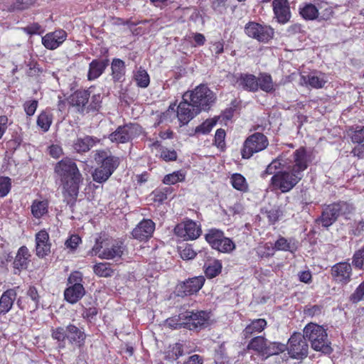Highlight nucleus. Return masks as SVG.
<instances>
[{
    "instance_id": "8fccbe9b",
    "label": "nucleus",
    "mask_w": 364,
    "mask_h": 364,
    "mask_svg": "<svg viewBox=\"0 0 364 364\" xmlns=\"http://www.w3.org/2000/svg\"><path fill=\"white\" fill-rule=\"evenodd\" d=\"M225 137L226 132L225 129L220 128L216 130L213 144L222 151H224L226 149Z\"/></svg>"
},
{
    "instance_id": "473e14b6",
    "label": "nucleus",
    "mask_w": 364,
    "mask_h": 364,
    "mask_svg": "<svg viewBox=\"0 0 364 364\" xmlns=\"http://www.w3.org/2000/svg\"><path fill=\"white\" fill-rule=\"evenodd\" d=\"M299 14L305 21H314L318 18V8L311 2H304L299 6Z\"/></svg>"
},
{
    "instance_id": "c85d7f7f",
    "label": "nucleus",
    "mask_w": 364,
    "mask_h": 364,
    "mask_svg": "<svg viewBox=\"0 0 364 364\" xmlns=\"http://www.w3.org/2000/svg\"><path fill=\"white\" fill-rule=\"evenodd\" d=\"M326 82L325 74L322 73H320L318 75H317L316 72L310 73L307 75H301V84L311 88H323Z\"/></svg>"
},
{
    "instance_id": "2eb2a0df",
    "label": "nucleus",
    "mask_w": 364,
    "mask_h": 364,
    "mask_svg": "<svg viewBox=\"0 0 364 364\" xmlns=\"http://www.w3.org/2000/svg\"><path fill=\"white\" fill-rule=\"evenodd\" d=\"M293 164L288 167L301 178L304 177V172L311 162V155L305 146H300L292 154Z\"/></svg>"
},
{
    "instance_id": "c756f323",
    "label": "nucleus",
    "mask_w": 364,
    "mask_h": 364,
    "mask_svg": "<svg viewBox=\"0 0 364 364\" xmlns=\"http://www.w3.org/2000/svg\"><path fill=\"white\" fill-rule=\"evenodd\" d=\"M109 60L107 58L100 60L94 59L89 64L87 80L93 81L100 77L109 65Z\"/></svg>"
},
{
    "instance_id": "7c9ffc66",
    "label": "nucleus",
    "mask_w": 364,
    "mask_h": 364,
    "mask_svg": "<svg viewBox=\"0 0 364 364\" xmlns=\"http://www.w3.org/2000/svg\"><path fill=\"white\" fill-rule=\"evenodd\" d=\"M267 326V321L264 318L251 320L242 330V335L245 339L250 338L252 336L262 333Z\"/></svg>"
},
{
    "instance_id": "09e8293b",
    "label": "nucleus",
    "mask_w": 364,
    "mask_h": 364,
    "mask_svg": "<svg viewBox=\"0 0 364 364\" xmlns=\"http://www.w3.org/2000/svg\"><path fill=\"white\" fill-rule=\"evenodd\" d=\"M241 102L237 100V99H234L231 101L230 106L225 108L219 116L220 118H222L223 121L228 122L234 116V114L237 109H238L240 107Z\"/></svg>"
},
{
    "instance_id": "58836bf2",
    "label": "nucleus",
    "mask_w": 364,
    "mask_h": 364,
    "mask_svg": "<svg viewBox=\"0 0 364 364\" xmlns=\"http://www.w3.org/2000/svg\"><path fill=\"white\" fill-rule=\"evenodd\" d=\"M164 359L173 362L184 355V345L181 343L170 344L165 350Z\"/></svg>"
},
{
    "instance_id": "f03ea898",
    "label": "nucleus",
    "mask_w": 364,
    "mask_h": 364,
    "mask_svg": "<svg viewBox=\"0 0 364 364\" xmlns=\"http://www.w3.org/2000/svg\"><path fill=\"white\" fill-rule=\"evenodd\" d=\"M355 208L352 203L342 200L324 204L322 205L321 215L316 220V223L328 230L339 218L349 220Z\"/></svg>"
},
{
    "instance_id": "f257e3e1",
    "label": "nucleus",
    "mask_w": 364,
    "mask_h": 364,
    "mask_svg": "<svg viewBox=\"0 0 364 364\" xmlns=\"http://www.w3.org/2000/svg\"><path fill=\"white\" fill-rule=\"evenodd\" d=\"M55 173L60 177L63 186V194L68 204H74L78 196L82 176L75 160L65 157L55 166Z\"/></svg>"
},
{
    "instance_id": "4468645a",
    "label": "nucleus",
    "mask_w": 364,
    "mask_h": 364,
    "mask_svg": "<svg viewBox=\"0 0 364 364\" xmlns=\"http://www.w3.org/2000/svg\"><path fill=\"white\" fill-rule=\"evenodd\" d=\"M174 232L184 240H194L200 236L202 229L200 225L197 224L194 220L186 218L176 225Z\"/></svg>"
},
{
    "instance_id": "ddd939ff",
    "label": "nucleus",
    "mask_w": 364,
    "mask_h": 364,
    "mask_svg": "<svg viewBox=\"0 0 364 364\" xmlns=\"http://www.w3.org/2000/svg\"><path fill=\"white\" fill-rule=\"evenodd\" d=\"M287 350L290 358L293 359L303 360L306 358L309 345L304 333L294 332L288 340Z\"/></svg>"
},
{
    "instance_id": "052dcab7",
    "label": "nucleus",
    "mask_w": 364,
    "mask_h": 364,
    "mask_svg": "<svg viewBox=\"0 0 364 364\" xmlns=\"http://www.w3.org/2000/svg\"><path fill=\"white\" fill-rule=\"evenodd\" d=\"M197 253L191 245L186 244L180 247V256L184 260L192 259L196 257Z\"/></svg>"
},
{
    "instance_id": "423d86ee",
    "label": "nucleus",
    "mask_w": 364,
    "mask_h": 364,
    "mask_svg": "<svg viewBox=\"0 0 364 364\" xmlns=\"http://www.w3.org/2000/svg\"><path fill=\"white\" fill-rule=\"evenodd\" d=\"M304 333L314 350L326 354L332 352L327 332L323 326L314 323H308L304 328Z\"/></svg>"
},
{
    "instance_id": "5701e85b",
    "label": "nucleus",
    "mask_w": 364,
    "mask_h": 364,
    "mask_svg": "<svg viewBox=\"0 0 364 364\" xmlns=\"http://www.w3.org/2000/svg\"><path fill=\"white\" fill-rule=\"evenodd\" d=\"M36 255L39 258H44L49 255L51 249V242L48 231L41 230L35 235Z\"/></svg>"
},
{
    "instance_id": "3c124183",
    "label": "nucleus",
    "mask_w": 364,
    "mask_h": 364,
    "mask_svg": "<svg viewBox=\"0 0 364 364\" xmlns=\"http://www.w3.org/2000/svg\"><path fill=\"white\" fill-rule=\"evenodd\" d=\"M172 193V188L165 187L162 188H156L152 192L153 200L154 202L162 203L167 199L168 194Z\"/></svg>"
},
{
    "instance_id": "49530a36",
    "label": "nucleus",
    "mask_w": 364,
    "mask_h": 364,
    "mask_svg": "<svg viewBox=\"0 0 364 364\" xmlns=\"http://www.w3.org/2000/svg\"><path fill=\"white\" fill-rule=\"evenodd\" d=\"M136 85L141 88H146L150 83V77L145 69L140 67L134 75Z\"/></svg>"
},
{
    "instance_id": "72a5a7b5",
    "label": "nucleus",
    "mask_w": 364,
    "mask_h": 364,
    "mask_svg": "<svg viewBox=\"0 0 364 364\" xmlns=\"http://www.w3.org/2000/svg\"><path fill=\"white\" fill-rule=\"evenodd\" d=\"M267 339L263 336L252 338L247 346V350H252L259 356H264L267 350Z\"/></svg>"
},
{
    "instance_id": "ea45409f",
    "label": "nucleus",
    "mask_w": 364,
    "mask_h": 364,
    "mask_svg": "<svg viewBox=\"0 0 364 364\" xmlns=\"http://www.w3.org/2000/svg\"><path fill=\"white\" fill-rule=\"evenodd\" d=\"M53 113L46 109L41 111L38 115L36 124L43 132H47L53 123Z\"/></svg>"
},
{
    "instance_id": "a19ab883",
    "label": "nucleus",
    "mask_w": 364,
    "mask_h": 364,
    "mask_svg": "<svg viewBox=\"0 0 364 364\" xmlns=\"http://www.w3.org/2000/svg\"><path fill=\"white\" fill-rule=\"evenodd\" d=\"M230 182L232 186L241 193H247L249 191L248 183L241 173H235L231 175Z\"/></svg>"
},
{
    "instance_id": "f704fd0d",
    "label": "nucleus",
    "mask_w": 364,
    "mask_h": 364,
    "mask_svg": "<svg viewBox=\"0 0 364 364\" xmlns=\"http://www.w3.org/2000/svg\"><path fill=\"white\" fill-rule=\"evenodd\" d=\"M257 84L258 90H261L266 93H273L276 90L272 77L268 73H260L257 77Z\"/></svg>"
},
{
    "instance_id": "f3484780",
    "label": "nucleus",
    "mask_w": 364,
    "mask_h": 364,
    "mask_svg": "<svg viewBox=\"0 0 364 364\" xmlns=\"http://www.w3.org/2000/svg\"><path fill=\"white\" fill-rule=\"evenodd\" d=\"M353 269L348 262H339L331 268V275L333 281L342 286L348 284L351 281Z\"/></svg>"
},
{
    "instance_id": "6e6552de",
    "label": "nucleus",
    "mask_w": 364,
    "mask_h": 364,
    "mask_svg": "<svg viewBox=\"0 0 364 364\" xmlns=\"http://www.w3.org/2000/svg\"><path fill=\"white\" fill-rule=\"evenodd\" d=\"M182 320L184 321L183 328L198 333L209 326L210 314L204 310L187 309L183 311Z\"/></svg>"
},
{
    "instance_id": "9d476101",
    "label": "nucleus",
    "mask_w": 364,
    "mask_h": 364,
    "mask_svg": "<svg viewBox=\"0 0 364 364\" xmlns=\"http://www.w3.org/2000/svg\"><path fill=\"white\" fill-rule=\"evenodd\" d=\"M83 274L80 271L72 272L68 277L67 287L64 290V299L70 304L77 303L86 291L82 284Z\"/></svg>"
},
{
    "instance_id": "e433bc0d",
    "label": "nucleus",
    "mask_w": 364,
    "mask_h": 364,
    "mask_svg": "<svg viewBox=\"0 0 364 364\" xmlns=\"http://www.w3.org/2000/svg\"><path fill=\"white\" fill-rule=\"evenodd\" d=\"M19 287L9 289L1 294V314H6L12 308L14 301L16 299L17 290Z\"/></svg>"
},
{
    "instance_id": "774afa93",
    "label": "nucleus",
    "mask_w": 364,
    "mask_h": 364,
    "mask_svg": "<svg viewBox=\"0 0 364 364\" xmlns=\"http://www.w3.org/2000/svg\"><path fill=\"white\" fill-rule=\"evenodd\" d=\"M27 296L33 301L34 303V309H36L38 308L39 303H40V296L38 294V291L36 287L34 286H29L27 293Z\"/></svg>"
},
{
    "instance_id": "a18cd8bd",
    "label": "nucleus",
    "mask_w": 364,
    "mask_h": 364,
    "mask_svg": "<svg viewBox=\"0 0 364 364\" xmlns=\"http://www.w3.org/2000/svg\"><path fill=\"white\" fill-rule=\"evenodd\" d=\"M219 119L220 117L215 116L213 118L205 119L202 124L195 128V133L202 134H209L213 128L217 124Z\"/></svg>"
},
{
    "instance_id": "e2e57ef3",
    "label": "nucleus",
    "mask_w": 364,
    "mask_h": 364,
    "mask_svg": "<svg viewBox=\"0 0 364 364\" xmlns=\"http://www.w3.org/2000/svg\"><path fill=\"white\" fill-rule=\"evenodd\" d=\"M23 31L28 35H41L45 30L38 23H32L23 28Z\"/></svg>"
},
{
    "instance_id": "de8ad7c7",
    "label": "nucleus",
    "mask_w": 364,
    "mask_h": 364,
    "mask_svg": "<svg viewBox=\"0 0 364 364\" xmlns=\"http://www.w3.org/2000/svg\"><path fill=\"white\" fill-rule=\"evenodd\" d=\"M186 179V173L182 170L173 171L171 173L166 174L162 182L166 185H175L178 182H183Z\"/></svg>"
},
{
    "instance_id": "4be33fe9",
    "label": "nucleus",
    "mask_w": 364,
    "mask_h": 364,
    "mask_svg": "<svg viewBox=\"0 0 364 364\" xmlns=\"http://www.w3.org/2000/svg\"><path fill=\"white\" fill-rule=\"evenodd\" d=\"M191 104L188 99H184V95H183L182 100L177 106L176 111L177 118L181 125L187 124L196 115L200 113L195 109V107H192Z\"/></svg>"
},
{
    "instance_id": "4c0bfd02",
    "label": "nucleus",
    "mask_w": 364,
    "mask_h": 364,
    "mask_svg": "<svg viewBox=\"0 0 364 364\" xmlns=\"http://www.w3.org/2000/svg\"><path fill=\"white\" fill-rule=\"evenodd\" d=\"M49 200L47 198L43 200L36 199L31 205L32 215L36 219H41L48 213Z\"/></svg>"
},
{
    "instance_id": "9b49d317",
    "label": "nucleus",
    "mask_w": 364,
    "mask_h": 364,
    "mask_svg": "<svg viewBox=\"0 0 364 364\" xmlns=\"http://www.w3.org/2000/svg\"><path fill=\"white\" fill-rule=\"evenodd\" d=\"M269 146V140L266 135L261 132H255L247 136L240 149L243 159H250L255 154L264 150Z\"/></svg>"
},
{
    "instance_id": "20e7f679",
    "label": "nucleus",
    "mask_w": 364,
    "mask_h": 364,
    "mask_svg": "<svg viewBox=\"0 0 364 364\" xmlns=\"http://www.w3.org/2000/svg\"><path fill=\"white\" fill-rule=\"evenodd\" d=\"M51 337L58 342L59 348H65V341L67 339L71 345L78 348L85 346L87 335L83 328H79L73 323H69L65 328L58 326L51 328Z\"/></svg>"
},
{
    "instance_id": "2f4dec72",
    "label": "nucleus",
    "mask_w": 364,
    "mask_h": 364,
    "mask_svg": "<svg viewBox=\"0 0 364 364\" xmlns=\"http://www.w3.org/2000/svg\"><path fill=\"white\" fill-rule=\"evenodd\" d=\"M31 254L26 246H21L16 253L15 259L13 262L14 268L21 271L26 269L31 262Z\"/></svg>"
},
{
    "instance_id": "864d4df0",
    "label": "nucleus",
    "mask_w": 364,
    "mask_h": 364,
    "mask_svg": "<svg viewBox=\"0 0 364 364\" xmlns=\"http://www.w3.org/2000/svg\"><path fill=\"white\" fill-rule=\"evenodd\" d=\"M268 222L271 225L275 224L279 221V218L283 215V212L279 207H274L269 210H266L264 212Z\"/></svg>"
},
{
    "instance_id": "bf43d9fd",
    "label": "nucleus",
    "mask_w": 364,
    "mask_h": 364,
    "mask_svg": "<svg viewBox=\"0 0 364 364\" xmlns=\"http://www.w3.org/2000/svg\"><path fill=\"white\" fill-rule=\"evenodd\" d=\"M350 139L354 144H362L364 142V126H357L351 132Z\"/></svg>"
},
{
    "instance_id": "680f3d73",
    "label": "nucleus",
    "mask_w": 364,
    "mask_h": 364,
    "mask_svg": "<svg viewBox=\"0 0 364 364\" xmlns=\"http://www.w3.org/2000/svg\"><path fill=\"white\" fill-rule=\"evenodd\" d=\"M38 106V102L36 100H31L26 101L23 105V109L28 117H31L34 115Z\"/></svg>"
},
{
    "instance_id": "a878e982",
    "label": "nucleus",
    "mask_w": 364,
    "mask_h": 364,
    "mask_svg": "<svg viewBox=\"0 0 364 364\" xmlns=\"http://www.w3.org/2000/svg\"><path fill=\"white\" fill-rule=\"evenodd\" d=\"M264 248L269 251L265 255V257H268L274 255V249L277 251L294 252L297 250L298 245L297 241L294 238L287 239L284 237L279 236L276 240L274 247H269L266 244Z\"/></svg>"
},
{
    "instance_id": "0eeeda50",
    "label": "nucleus",
    "mask_w": 364,
    "mask_h": 364,
    "mask_svg": "<svg viewBox=\"0 0 364 364\" xmlns=\"http://www.w3.org/2000/svg\"><path fill=\"white\" fill-rule=\"evenodd\" d=\"M301 179L302 178L287 167L286 170L278 171L272 176L269 187L272 191H279L286 193L291 191Z\"/></svg>"
},
{
    "instance_id": "c9c22d12",
    "label": "nucleus",
    "mask_w": 364,
    "mask_h": 364,
    "mask_svg": "<svg viewBox=\"0 0 364 364\" xmlns=\"http://www.w3.org/2000/svg\"><path fill=\"white\" fill-rule=\"evenodd\" d=\"M112 77L114 82H122L124 80L126 74L125 63L119 58H114L111 63Z\"/></svg>"
},
{
    "instance_id": "1a4fd4ad",
    "label": "nucleus",
    "mask_w": 364,
    "mask_h": 364,
    "mask_svg": "<svg viewBox=\"0 0 364 364\" xmlns=\"http://www.w3.org/2000/svg\"><path fill=\"white\" fill-rule=\"evenodd\" d=\"M204 238L210 247L218 252L230 254L236 248L233 240L226 237L225 232L218 228L208 229Z\"/></svg>"
},
{
    "instance_id": "aec40b11",
    "label": "nucleus",
    "mask_w": 364,
    "mask_h": 364,
    "mask_svg": "<svg viewBox=\"0 0 364 364\" xmlns=\"http://www.w3.org/2000/svg\"><path fill=\"white\" fill-rule=\"evenodd\" d=\"M270 0H266L269 1ZM272 7L274 18L279 24L287 23L291 18V12L289 0H272Z\"/></svg>"
},
{
    "instance_id": "393cba45",
    "label": "nucleus",
    "mask_w": 364,
    "mask_h": 364,
    "mask_svg": "<svg viewBox=\"0 0 364 364\" xmlns=\"http://www.w3.org/2000/svg\"><path fill=\"white\" fill-rule=\"evenodd\" d=\"M67 33L63 29L49 32L42 37L41 42L43 46L48 50L58 48L66 40Z\"/></svg>"
},
{
    "instance_id": "5fc2aeb1",
    "label": "nucleus",
    "mask_w": 364,
    "mask_h": 364,
    "mask_svg": "<svg viewBox=\"0 0 364 364\" xmlns=\"http://www.w3.org/2000/svg\"><path fill=\"white\" fill-rule=\"evenodd\" d=\"M352 264L355 269L359 270L364 269V245L353 254Z\"/></svg>"
},
{
    "instance_id": "b1692460",
    "label": "nucleus",
    "mask_w": 364,
    "mask_h": 364,
    "mask_svg": "<svg viewBox=\"0 0 364 364\" xmlns=\"http://www.w3.org/2000/svg\"><path fill=\"white\" fill-rule=\"evenodd\" d=\"M234 86L243 90L256 92L258 91L257 77L250 73H239L233 75Z\"/></svg>"
},
{
    "instance_id": "a211bd4d",
    "label": "nucleus",
    "mask_w": 364,
    "mask_h": 364,
    "mask_svg": "<svg viewBox=\"0 0 364 364\" xmlns=\"http://www.w3.org/2000/svg\"><path fill=\"white\" fill-rule=\"evenodd\" d=\"M205 279L203 276H197L179 283L176 287L178 296H191L198 292L204 285Z\"/></svg>"
},
{
    "instance_id": "bb28decb",
    "label": "nucleus",
    "mask_w": 364,
    "mask_h": 364,
    "mask_svg": "<svg viewBox=\"0 0 364 364\" xmlns=\"http://www.w3.org/2000/svg\"><path fill=\"white\" fill-rule=\"evenodd\" d=\"M90 97V92L89 90H77L68 97V102L71 106L76 107L78 112L84 114Z\"/></svg>"
},
{
    "instance_id": "69168bd1",
    "label": "nucleus",
    "mask_w": 364,
    "mask_h": 364,
    "mask_svg": "<svg viewBox=\"0 0 364 364\" xmlns=\"http://www.w3.org/2000/svg\"><path fill=\"white\" fill-rule=\"evenodd\" d=\"M98 314V309L96 305H92L89 307H84L82 316L83 318L86 319L87 321L91 322L92 319L95 318V316Z\"/></svg>"
},
{
    "instance_id": "603ef678",
    "label": "nucleus",
    "mask_w": 364,
    "mask_h": 364,
    "mask_svg": "<svg viewBox=\"0 0 364 364\" xmlns=\"http://www.w3.org/2000/svg\"><path fill=\"white\" fill-rule=\"evenodd\" d=\"M182 315L183 311H181L178 315L168 318L166 320V325L171 329H181L183 328V320H182Z\"/></svg>"
},
{
    "instance_id": "c03bdc74",
    "label": "nucleus",
    "mask_w": 364,
    "mask_h": 364,
    "mask_svg": "<svg viewBox=\"0 0 364 364\" xmlns=\"http://www.w3.org/2000/svg\"><path fill=\"white\" fill-rule=\"evenodd\" d=\"M94 273L100 277H110L114 274V270L108 262H99L92 267Z\"/></svg>"
},
{
    "instance_id": "cd10ccee",
    "label": "nucleus",
    "mask_w": 364,
    "mask_h": 364,
    "mask_svg": "<svg viewBox=\"0 0 364 364\" xmlns=\"http://www.w3.org/2000/svg\"><path fill=\"white\" fill-rule=\"evenodd\" d=\"M100 142V139L94 136L85 135L77 137L73 144V149L78 154L88 152L92 147Z\"/></svg>"
},
{
    "instance_id": "13d9d810",
    "label": "nucleus",
    "mask_w": 364,
    "mask_h": 364,
    "mask_svg": "<svg viewBox=\"0 0 364 364\" xmlns=\"http://www.w3.org/2000/svg\"><path fill=\"white\" fill-rule=\"evenodd\" d=\"M364 299V280L356 287L350 294L349 300L353 304H357Z\"/></svg>"
},
{
    "instance_id": "dca6fc26",
    "label": "nucleus",
    "mask_w": 364,
    "mask_h": 364,
    "mask_svg": "<svg viewBox=\"0 0 364 364\" xmlns=\"http://www.w3.org/2000/svg\"><path fill=\"white\" fill-rule=\"evenodd\" d=\"M139 128L138 124L132 123L119 126L114 132L109 135L108 139L113 143H127L132 140Z\"/></svg>"
},
{
    "instance_id": "7ed1b4c3",
    "label": "nucleus",
    "mask_w": 364,
    "mask_h": 364,
    "mask_svg": "<svg viewBox=\"0 0 364 364\" xmlns=\"http://www.w3.org/2000/svg\"><path fill=\"white\" fill-rule=\"evenodd\" d=\"M124 242L109 237L100 236L89 252L91 256H97L101 259H120L124 255Z\"/></svg>"
},
{
    "instance_id": "6e6d98bb",
    "label": "nucleus",
    "mask_w": 364,
    "mask_h": 364,
    "mask_svg": "<svg viewBox=\"0 0 364 364\" xmlns=\"http://www.w3.org/2000/svg\"><path fill=\"white\" fill-rule=\"evenodd\" d=\"M101 96L100 95H94L91 97V101L86 106L85 113H97L101 108Z\"/></svg>"
},
{
    "instance_id": "79ce46f5",
    "label": "nucleus",
    "mask_w": 364,
    "mask_h": 364,
    "mask_svg": "<svg viewBox=\"0 0 364 364\" xmlns=\"http://www.w3.org/2000/svg\"><path fill=\"white\" fill-rule=\"evenodd\" d=\"M222 269V262L215 259L212 262L204 266V273L208 279H213L221 273Z\"/></svg>"
},
{
    "instance_id": "338daca9",
    "label": "nucleus",
    "mask_w": 364,
    "mask_h": 364,
    "mask_svg": "<svg viewBox=\"0 0 364 364\" xmlns=\"http://www.w3.org/2000/svg\"><path fill=\"white\" fill-rule=\"evenodd\" d=\"M81 242V237L78 235L74 234L70 235V237L66 240L65 245L71 251H75Z\"/></svg>"
},
{
    "instance_id": "412c9836",
    "label": "nucleus",
    "mask_w": 364,
    "mask_h": 364,
    "mask_svg": "<svg viewBox=\"0 0 364 364\" xmlns=\"http://www.w3.org/2000/svg\"><path fill=\"white\" fill-rule=\"evenodd\" d=\"M156 225L151 219H143L132 230L131 234L134 239L139 242H146L152 237Z\"/></svg>"
},
{
    "instance_id": "f8f14e48",
    "label": "nucleus",
    "mask_w": 364,
    "mask_h": 364,
    "mask_svg": "<svg viewBox=\"0 0 364 364\" xmlns=\"http://www.w3.org/2000/svg\"><path fill=\"white\" fill-rule=\"evenodd\" d=\"M244 31L249 38L264 43H268L274 36V30L271 26L255 21L247 23Z\"/></svg>"
},
{
    "instance_id": "39448f33",
    "label": "nucleus",
    "mask_w": 364,
    "mask_h": 364,
    "mask_svg": "<svg viewBox=\"0 0 364 364\" xmlns=\"http://www.w3.org/2000/svg\"><path fill=\"white\" fill-rule=\"evenodd\" d=\"M184 99H188L195 109L201 112L209 111L216 100L215 94L207 85L200 84L191 90L183 94Z\"/></svg>"
},
{
    "instance_id": "6ab92c4d",
    "label": "nucleus",
    "mask_w": 364,
    "mask_h": 364,
    "mask_svg": "<svg viewBox=\"0 0 364 364\" xmlns=\"http://www.w3.org/2000/svg\"><path fill=\"white\" fill-rule=\"evenodd\" d=\"M94 159L101 168L111 174L114 172L120 164V159L118 156L110 154L109 151L105 149L96 150Z\"/></svg>"
},
{
    "instance_id": "37998d69",
    "label": "nucleus",
    "mask_w": 364,
    "mask_h": 364,
    "mask_svg": "<svg viewBox=\"0 0 364 364\" xmlns=\"http://www.w3.org/2000/svg\"><path fill=\"white\" fill-rule=\"evenodd\" d=\"M287 350V345L281 342L267 341V350L264 351V358L270 356L279 355Z\"/></svg>"
},
{
    "instance_id": "4d7b16f0",
    "label": "nucleus",
    "mask_w": 364,
    "mask_h": 364,
    "mask_svg": "<svg viewBox=\"0 0 364 364\" xmlns=\"http://www.w3.org/2000/svg\"><path fill=\"white\" fill-rule=\"evenodd\" d=\"M112 175L107 171L99 166L95 169L92 173V178L95 182L102 183L107 181Z\"/></svg>"
},
{
    "instance_id": "0e129e2a",
    "label": "nucleus",
    "mask_w": 364,
    "mask_h": 364,
    "mask_svg": "<svg viewBox=\"0 0 364 364\" xmlns=\"http://www.w3.org/2000/svg\"><path fill=\"white\" fill-rule=\"evenodd\" d=\"M177 153L174 149L164 147L161 150L160 158L166 162L174 161L177 159Z\"/></svg>"
}]
</instances>
